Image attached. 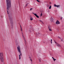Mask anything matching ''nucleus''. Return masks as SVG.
<instances>
[{"label": "nucleus", "mask_w": 64, "mask_h": 64, "mask_svg": "<svg viewBox=\"0 0 64 64\" xmlns=\"http://www.w3.org/2000/svg\"><path fill=\"white\" fill-rule=\"evenodd\" d=\"M6 6L7 7V9L8 14H9V12L8 10H9V8L11 7V0H6Z\"/></svg>", "instance_id": "1"}, {"label": "nucleus", "mask_w": 64, "mask_h": 64, "mask_svg": "<svg viewBox=\"0 0 64 64\" xmlns=\"http://www.w3.org/2000/svg\"><path fill=\"white\" fill-rule=\"evenodd\" d=\"M8 19L10 21L11 26L13 27V19L12 17V16L8 15Z\"/></svg>", "instance_id": "2"}, {"label": "nucleus", "mask_w": 64, "mask_h": 64, "mask_svg": "<svg viewBox=\"0 0 64 64\" xmlns=\"http://www.w3.org/2000/svg\"><path fill=\"white\" fill-rule=\"evenodd\" d=\"M17 49L18 52H19L20 55H19V59L20 60L21 59V56H22V54L21 52V50H20V46L19 45L18 46V47H17Z\"/></svg>", "instance_id": "3"}, {"label": "nucleus", "mask_w": 64, "mask_h": 64, "mask_svg": "<svg viewBox=\"0 0 64 64\" xmlns=\"http://www.w3.org/2000/svg\"><path fill=\"white\" fill-rule=\"evenodd\" d=\"M0 61L2 62H4V58H3V55L2 53H0Z\"/></svg>", "instance_id": "4"}, {"label": "nucleus", "mask_w": 64, "mask_h": 64, "mask_svg": "<svg viewBox=\"0 0 64 64\" xmlns=\"http://www.w3.org/2000/svg\"><path fill=\"white\" fill-rule=\"evenodd\" d=\"M48 28L49 29V30L50 31H51L52 30H51V26L50 25H49L48 26Z\"/></svg>", "instance_id": "5"}, {"label": "nucleus", "mask_w": 64, "mask_h": 64, "mask_svg": "<svg viewBox=\"0 0 64 64\" xmlns=\"http://www.w3.org/2000/svg\"><path fill=\"white\" fill-rule=\"evenodd\" d=\"M32 14H34V15L35 16H36V17L37 18H39V16H38L36 14H34V13L33 12H32Z\"/></svg>", "instance_id": "6"}, {"label": "nucleus", "mask_w": 64, "mask_h": 64, "mask_svg": "<svg viewBox=\"0 0 64 64\" xmlns=\"http://www.w3.org/2000/svg\"><path fill=\"white\" fill-rule=\"evenodd\" d=\"M56 25H58V24H60V22H59V21L57 20L56 22Z\"/></svg>", "instance_id": "7"}, {"label": "nucleus", "mask_w": 64, "mask_h": 64, "mask_svg": "<svg viewBox=\"0 0 64 64\" xmlns=\"http://www.w3.org/2000/svg\"><path fill=\"white\" fill-rule=\"evenodd\" d=\"M54 7H57V8H58V7H60V5H56V4H54Z\"/></svg>", "instance_id": "8"}, {"label": "nucleus", "mask_w": 64, "mask_h": 64, "mask_svg": "<svg viewBox=\"0 0 64 64\" xmlns=\"http://www.w3.org/2000/svg\"><path fill=\"white\" fill-rule=\"evenodd\" d=\"M56 46L59 47H61V46L60 44L57 43L56 44Z\"/></svg>", "instance_id": "9"}, {"label": "nucleus", "mask_w": 64, "mask_h": 64, "mask_svg": "<svg viewBox=\"0 0 64 64\" xmlns=\"http://www.w3.org/2000/svg\"><path fill=\"white\" fill-rule=\"evenodd\" d=\"M30 32H31V31H30V30H33V28H32V26H30Z\"/></svg>", "instance_id": "10"}, {"label": "nucleus", "mask_w": 64, "mask_h": 64, "mask_svg": "<svg viewBox=\"0 0 64 64\" xmlns=\"http://www.w3.org/2000/svg\"><path fill=\"white\" fill-rule=\"evenodd\" d=\"M50 21L51 22H52L53 21V18H50Z\"/></svg>", "instance_id": "11"}, {"label": "nucleus", "mask_w": 64, "mask_h": 64, "mask_svg": "<svg viewBox=\"0 0 64 64\" xmlns=\"http://www.w3.org/2000/svg\"><path fill=\"white\" fill-rule=\"evenodd\" d=\"M30 20H33V18H31V16H30Z\"/></svg>", "instance_id": "12"}, {"label": "nucleus", "mask_w": 64, "mask_h": 64, "mask_svg": "<svg viewBox=\"0 0 64 64\" xmlns=\"http://www.w3.org/2000/svg\"><path fill=\"white\" fill-rule=\"evenodd\" d=\"M39 33L38 32L36 33V36H37V35H39Z\"/></svg>", "instance_id": "13"}, {"label": "nucleus", "mask_w": 64, "mask_h": 64, "mask_svg": "<svg viewBox=\"0 0 64 64\" xmlns=\"http://www.w3.org/2000/svg\"><path fill=\"white\" fill-rule=\"evenodd\" d=\"M51 6H50L49 7V9H51Z\"/></svg>", "instance_id": "14"}, {"label": "nucleus", "mask_w": 64, "mask_h": 64, "mask_svg": "<svg viewBox=\"0 0 64 64\" xmlns=\"http://www.w3.org/2000/svg\"><path fill=\"white\" fill-rule=\"evenodd\" d=\"M36 0L37 1V2H39V3H40V1H39L38 0Z\"/></svg>", "instance_id": "15"}, {"label": "nucleus", "mask_w": 64, "mask_h": 64, "mask_svg": "<svg viewBox=\"0 0 64 64\" xmlns=\"http://www.w3.org/2000/svg\"><path fill=\"white\" fill-rule=\"evenodd\" d=\"M39 21H40L41 22H42V23H43V24H44V23H43V21H42V20H39Z\"/></svg>", "instance_id": "16"}, {"label": "nucleus", "mask_w": 64, "mask_h": 64, "mask_svg": "<svg viewBox=\"0 0 64 64\" xmlns=\"http://www.w3.org/2000/svg\"><path fill=\"white\" fill-rule=\"evenodd\" d=\"M22 36L24 38V39H25V38H24V36H23V33H22Z\"/></svg>", "instance_id": "17"}, {"label": "nucleus", "mask_w": 64, "mask_h": 64, "mask_svg": "<svg viewBox=\"0 0 64 64\" xmlns=\"http://www.w3.org/2000/svg\"><path fill=\"white\" fill-rule=\"evenodd\" d=\"M26 4V6H25V7H26L27 6V5H28V4Z\"/></svg>", "instance_id": "18"}, {"label": "nucleus", "mask_w": 64, "mask_h": 64, "mask_svg": "<svg viewBox=\"0 0 64 64\" xmlns=\"http://www.w3.org/2000/svg\"><path fill=\"white\" fill-rule=\"evenodd\" d=\"M53 60H54V61H55V60H56V59L55 58H54V59H53Z\"/></svg>", "instance_id": "19"}, {"label": "nucleus", "mask_w": 64, "mask_h": 64, "mask_svg": "<svg viewBox=\"0 0 64 64\" xmlns=\"http://www.w3.org/2000/svg\"><path fill=\"white\" fill-rule=\"evenodd\" d=\"M20 28L21 29V31H22V27H21V26L20 25Z\"/></svg>", "instance_id": "20"}, {"label": "nucleus", "mask_w": 64, "mask_h": 64, "mask_svg": "<svg viewBox=\"0 0 64 64\" xmlns=\"http://www.w3.org/2000/svg\"><path fill=\"white\" fill-rule=\"evenodd\" d=\"M46 6L48 7L49 6L48 4H46Z\"/></svg>", "instance_id": "21"}, {"label": "nucleus", "mask_w": 64, "mask_h": 64, "mask_svg": "<svg viewBox=\"0 0 64 64\" xmlns=\"http://www.w3.org/2000/svg\"><path fill=\"white\" fill-rule=\"evenodd\" d=\"M58 38H59V39H61V38L60 37V36H58Z\"/></svg>", "instance_id": "22"}, {"label": "nucleus", "mask_w": 64, "mask_h": 64, "mask_svg": "<svg viewBox=\"0 0 64 64\" xmlns=\"http://www.w3.org/2000/svg\"><path fill=\"white\" fill-rule=\"evenodd\" d=\"M15 42L16 43H17V40H16L15 41Z\"/></svg>", "instance_id": "23"}, {"label": "nucleus", "mask_w": 64, "mask_h": 64, "mask_svg": "<svg viewBox=\"0 0 64 64\" xmlns=\"http://www.w3.org/2000/svg\"><path fill=\"white\" fill-rule=\"evenodd\" d=\"M62 18H63L62 17L60 18V19L61 20H62Z\"/></svg>", "instance_id": "24"}, {"label": "nucleus", "mask_w": 64, "mask_h": 64, "mask_svg": "<svg viewBox=\"0 0 64 64\" xmlns=\"http://www.w3.org/2000/svg\"><path fill=\"white\" fill-rule=\"evenodd\" d=\"M26 40H24V42L25 43H26Z\"/></svg>", "instance_id": "25"}, {"label": "nucleus", "mask_w": 64, "mask_h": 64, "mask_svg": "<svg viewBox=\"0 0 64 64\" xmlns=\"http://www.w3.org/2000/svg\"><path fill=\"white\" fill-rule=\"evenodd\" d=\"M50 42H51V44H52V41H51Z\"/></svg>", "instance_id": "26"}, {"label": "nucleus", "mask_w": 64, "mask_h": 64, "mask_svg": "<svg viewBox=\"0 0 64 64\" xmlns=\"http://www.w3.org/2000/svg\"><path fill=\"white\" fill-rule=\"evenodd\" d=\"M40 16H42V13L40 14Z\"/></svg>", "instance_id": "27"}, {"label": "nucleus", "mask_w": 64, "mask_h": 64, "mask_svg": "<svg viewBox=\"0 0 64 64\" xmlns=\"http://www.w3.org/2000/svg\"><path fill=\"white\" fill-rule=\"evenodd\" d=\"M32 8H31L30 9V11H31V10H32Z\"/></svg>", "instance_id": "28"}, {"label": "nucleus", "mask_w": 64, "mask_h": 64, "mask_svg": "<svg viewBox=\"0 0 64 64\" xmlns=\"http://www.w3.org/2000/svg\"><path fill=\"white\" fill-rule=\"evenodd\" d=\"M40 60H40V59L39 60V62H40Z\"/></svg>", "instance_id": "29"}, {"label": "nucleus", "mask_w": 64, "mask_h": 64, "mask_svg": "<svg viewBox=\"0 0 64 64\" xmlns=\"http://www.w3.org/2000/svg\"><path fill=\"white\" fill-rule=\"evenodd\" d=\"M61 40L62 41H63V39H61Z\"/></svg>", "instance_id": "30"}, {"label": "nucleus", "mask_w": 64, "mask_h": 64, "mask_svg": "<svg viewBox=\"0 0 64 64\" xmlns=\"http://www.w3.org/2000/svg\"><path fill=\"white\" fill-rule=\"evenodd\" d=\"M52 59H54V57H52Z\"/></svg>", "instance_id": "31"}, {"label": "nucleus", "mask_w": 64, "mask_h": 64, "mask_svg": "<svg viewBox=\"0 0 64 64\" xmlns=\"http://www.w3.org/2000/svg\"><path fill=\"white\" fill-rule=\"evenodd\" d=\"M30 61H32V59H31V58H30Z\"/></svg>", "instance_id": "32"}, {"label": "nucleus", "mask_w": 64, "mask_h": 64, "mask_svg": "<svg viewBox=\"0 0 64 64\" xmlns=\"http://www.w3.org/2000/svg\"><path fill=\"white\" fill-rule=\"evenodd\" d=\"M50 41H52V40L51 39V40H50Z\"/></svg>", "instance_id": "33"}, {"label": "nucleus", "mask_w": 64, "mask_h": 64, "mask_svg": "<svg viewBox=\"0 0 64 64\" xmlns=\"http://www.w3.org/2000/svg\"><path fill=\"white\" fill-rule=\"evenodd\" d=\"M55 42V43L56 44V42Z\"/></svg>", "instance_id": "34"}, {"label": "nucleus", "mask_w": 64, "mask_h": 64, "mask_svg": "<svg viewBox=\"0 0 64 64\" xmlns=\"http://www.w3.org/2000/svg\"><path fill=\"white\" fill-rule=\"evenodd\" d=\"M29 58H31V57H29Z\"/></svg>", "instance_id": "35"}, {"label": "nucleus", "mask_w": 64, "mask_h": 64, "mask_svg": "<svg viewBox=\"0 0 64 64\" xmlns=\"http://www.w3.org/2000/svg\"><path fill=\"white\" fill-rule=\"evenodd\" d=\"M50 3H51V2H50Z\"/></svg>", "instance_id": "36"}, {"label": "nucleus", "mask_w": 64, "mask_h": 64, "mask_svg": "<svg viewBox=\"0 0 64 64\" xmlns=\"http://www.w3.org/2000/svg\"><path fill=\"white\" fill-rule=\"evenodd\" d=\"M51 4H52V3H51Z\"/></svg>", "instance_id": "37"}, {"label": "nucleus", "mask_w": 64, "mask_h": 64, "mask_svg": "<svg viewBox=\"0 0 64 64\" xmlns=\"http://www.w3.org/2000/svg\"><path fill=\"white\" fill-rule=\"evenodd\" d=\"M28 56H29V55Z\"/></svg>", "instance_id": "38"}]
</instances>
